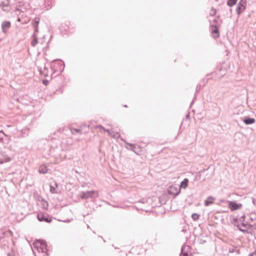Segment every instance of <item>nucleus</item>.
Wrapping results in <instances>:
<instances>
[{
  "label": "nucleus",
  "mask_w": 256,
  "mask_h": 256,
  "mask_svg": "<svg viewBox=\"0 0 256 256\" xmlns=\"http://www.w3.org/2000/svg\"><path fill=\"white\" fill-rule=\"evenodd\" d=\"M34 248L38 250L39 256H48L47 244L44 240H38L34 244Z\"/></svg>",
  "instance_id": "obj_1"
},
{
  "label": "nucleus",
  "mask_w": 256,
  "mask_h": 256,
  "mask_svg": "<svg viewBox=\"0 0 256 256\" xmlns=\"http://www.w3.org/2000/svg\"><path fill=\"white\" fill-rule=\"evenodd\" d=\"M98 192L96 190L87 191L82 192L80 197L82 199L86 200L89 198H93L98 196Z\"/></svg>",
  "instance_id": "obj_2"
},
{
  "label": "nucleus",
  "mask_w": 256,
  "mask_h": 256,
  "mask_svg": "<svg viewBox=\"0 0 256 256\" xmlns=\"http://www.w3.org/2000/svg\"><path fill=\"white\" fill-rule=\"evenodd\" d=\"M53 72H57L58 74L62 73L64 69V64L62 62H56L52 66Z\"/></svg>",
  "instance_id": "obj_3"
},
{
  "label": "nucleus",
  "mask_w": 256,
  "mask_h": 256,
  "mask_svg": "<svg viewBox=\"0 0 256 256\" xmlns=\"http://www.w3.org/2000/svg\"><path fill=\"white\" fill-rule=\"evenodd\" d=\"M246 0H240L236 8V12L238 14H240L245 10L246 5Z\"/></svg>",
  "instance_id": "obj_4"
},
{
  "label": "nucleus",
  "mask_w": 256,
  "mask_h": 256,
  "mask_svg": "<svg viewBox=\"0 0 256 256\" xmlns=\"http://www.w3.org/2000/svg\"><path fill=\"white\" fill-rule=\"evenodd\" d=\"M228 208L232 211H234L242 208V204L240 203L238 204L235 202L233 201H228Z\"/></svg>",
  "instance_id": "obj_5"
},
{
  "label": "nucleus",
  "mask_w": 256,
  "mask_h": 256,
  "mask_svg": "<svg viewBox=\"0 0 256 256\" xmlns=\"http://www.w3.org/2000/svg\"><path fill=\"white\" fill-rule=\"evenodd\" d=\"M37 217L38 220L40 222H50L52 220L51 218H50L47 214H44L42 212L38 214Z\"/></svg>",
  "instance_id": "obj_6"
},
{
  "label": "nucleus",
  "mask_w": 256,
  "mask_h": 256,
  "mask_svg": "<svg viewBox=\"0 0 256 256\" xmlns=\"http://www.w3.org/2000/svg\"><path fill=\"white\" fill-rule=\"evenodd\" d=\"M180 188H178L176 186H171L168 189V193L170 194H172L174 196H178L180 192Z\"/></svg>",
  "instance_id": "obj_7"
},
{
  "label": "nucleus",
  "mask_w": 256,
  "mask_h": 256,
  "mask_svg": "<svg viewBox=\"0 0 256 256\" xmlns=\"http://www.w3.org/2000/svg\"><path fill=\"white\" fill-rule=\"evenodd\" d=\"M190 248L188 245H184L181 248V252L180 256H188L190 253Z\"/></svg>",
  "instance_id": "obj_8"
},
{
  "label": "nucleus",
  "mask_w": 256,
  "mask_h": 256,
  "mask_svg": "<svg viewBox=\"0 0 256 256\" xmlns=\"http://www.w3.org/2000/svg\"><path fill=\"white\" fill-rule=\"evenodd\" d=\"M50 192L52 194H58L60 191L58 188V184L56 182H52L50 184Z\"/></svg>",
  "instance_id": "obj_9"
},
{
  "label": "nucleus",
  "mask_w": 256,
  "mask_h": 256,
  "mask_svg": "<svg viewBox=\"0 0 256 256\" xmlns=\"http://www.w3.org/2000/svg\"><path fill=\"white\" fill-rule=\"evenodd\" d=\"M210 30L214 38H217L219 36L218 30L216 26L212 25L210 26Z\"/></svg>",
  "instance_id": "obj_10"
},
{
  "label": "nucleus",
  "mask_w": 256,
  "mask_h": 256,
  "mask_svg": "<svg viewBox=\"0 0 256 256\" xmlns=\"http://www.w3.org/2000/svg\"><path fill=\"white\" fill-rule=\"evenodd\" d=\"M243 122L246 124H250L254 123L256 120L254 118L246 116L244 118Z\"/></svg>",
  "instance_id": "obj_11"
},
{
  "label": "nucleus",
  "mask_w": 256,
  "mask_h": 256,
  "mask_svg": "<svg viewBox=\"0 0 256 256\" xmlns=\"http://www.w3.org/2000/svg\"><path fill=\"white\" fill-rule=\"evenodd\" d=\"M126 148L127 149L133 151L135 153H136V144H130V143H128L127 142H126Z\"/></svg>",
  "instance_id": "obj_12"
},
{
  "label": "nucleus",
  "mask_w": 256,
  "mask_h": 256,
  "mask_svg": "<svg viewBox=\"0 0 256 256\" xmlns=\"http://www.w3.org/2000/svg\"><path fill=\"white\" fill-rule=\"evenodd\" d=\"M215 200V198L212 196H209L204 202V205L208 206L212 204Z\"/></svg>",
  "instance_id": "obj_13"
},
{
  "label": "nucleus",
  "mask_w": 256,
  "mask_h": 256,
  "mask_svg": "<svg viewBox=\"0 0 256 256\" xmlns=\"http://www.w3.org/2000/svg\"><path fill=\"white\" fill-rule=\"evenodd\" d=\"M10 26V22H2V32H6V30Z\"/></svg>",
  "instance_id": "obj_14"
},
{
  "label": "nucleus",
  "mask_w": 256,
  "mask_h": 256,
  "mask_svg": "<svg viewBox=\"0 0 256 256\" xmlns=\"http://www.w3.org/2000/svg\"><path fill=\"white\" fill-rule=\"evenodd\" d=\"M245 218L246 215L244 214L239 218V221L242 222V226L243 227H246L248 225V222L245 220Z\"/></svg>",
  "instance_id": "obj_15"
},
{
  "label": "nucleus",
  "mask_w": 256,
  "mask_h": 256,
  "mask_svg": "<svg viewBox=\"0 0 256 256\" xmlns=\"http://www.w3.org/2000/svg\"><path fill=\"white\" fill-rule=\"evenodd\" d=\"M26 8L24 6L23 4H22V2H20L19 5L16 8V10L20 11V12H24L26 10Z\"/></svg>",
  "instance_id": "obj_16"
},
{
  "label": "nucleus",
  "mask_w": 256,
  "mask_h": 256,
  "mask_svg": "<svg viewBox=\"0 0 256 256\" xmlns=\"http://www.w3.org/2000/svg\"><path fill=\"white\" fill-rule=\"evenodd\" d=\"M7 136L4 133L2 130H0V142L4 143L6 140Z\"/></svg>",
  "instance_id": "obj_17"
},
{
  "label": "nucleus",
  "mask_w": 256,
  "mask_h": 256,
  "mask_svg": "<svg viewBox=\"0 0 256 256\" xmlns=\"http://www.w3.org/2000/svg\"><path fill=\"white\" fill-rule=\"evenodd\" d=\"M40 19L39 18H36L32 22V26L35 28L36 31H38V26L39 24Z\"/></svg>",
  "instance_id": "obj_18"
},
{
  "label": "nucleus",
  "mask_w": 256,
  "mask_h": 256,
  "mask_svg": "<svg viewBox=\"0 0 256 256\" xmlns=\"http://www.w3.org/2000/svg\"><path fill=\"white\" fill-rule=\"evenodd\" d=\"M10 160V158L8 156H4L2 158H0V164H2L4 162H8Z\"/></svg>",
  "instance_id": "obj_19"
},
{
  "label": "nucleus",
  "mask_w": 256,
  "mask_h": 256,
  "mask_svg": "<svg viewBox=\"0 0 256 256\" xmlns=\"http://www.w3.org/2000/svg\"><path fill=\"white\" fill-rule=\"evenodd\" d=\"M188 178H184L180 183V186L184 188H186L188 187Z\"/></svg>",
  "instance_id": "obj_20"
},
{
  "label": "nucleus",
  "mask_w": 256,
  "mask_h": 256,
  "mask_svg": "<svg viewBox=\"0 0 256 256\" xmlns=\"http://www.w3.org/2000/svg\"><path fill=\"white\" fill-rule=\"evenodd\" d=\"M32 45L34 47L36 44L38 43V38L36 35L35 34H34L32 35Z\"/></svg>",
  "instance_id": "obj_21"
},
{
  "label": "nucleus",
  "mask_w": 256,
  "mask_h": 256,
  "mask_svg": "<svg viewBox=\"0 0 256 256\" xmlns=\"http://www.w3.org/2000/svg\"><path fill=\"white\" fill-rule=\"evenodd\" d=\"M39 172L40 174H45L48 172V168L46 166H42L40 168Z\"/></svg>",
  "instance_id": "obj_22"
},
{
  "label": "nucleus",
  "mask_w": 256,
  "mask_h": 256,
  "mask_svg": "<svg viewBox=\"0 0 256 256\" xmlns=\"http://www.w3.org/2000/svg\"><path fill=\"white\" fill-rule=\"evenodd\" d=\"M40 72L41 74H43L44 76H48V69L44 66L43 70H40Z\"/></svg>",
  "instance_id": "obj_23"
},
{
  "label": "nucleus",
  "mask_w": 256,
  "mask_h": 256,
  "mask_svg": "<svg viewBox=\"0 0 256 256\" xmlns=\"http://www.w3.org/2000/svg\"><path fill=\"white\" fill-rule=\"evenodd\" d=\"M98 128H102V129L104 132H107L108 134L111 136H112L113 138H114L115 136H113L112 133L110 132V131L108 130H106V129L104 127H103L102 126H98Z\"/></svg>",
  "instance_id": "obj_24"
},
{
  "label": "nucleus",
  "mask_w": 256,
  "mask_h": 256,
  "mask_svg": "<svg viewBox=\"0 0 256 256\" xmlns=\"http://www.w3.org/2000/svg\"><path fill=\"white\" fill-rule=\"evenodd\" d=\"M238 0H228L227 1V4L230 6H232L234 5Z\"/></svg>",
  "instance_id": "obj_25"
},
{
  "label": "nucleus",
  "mask_w": 256,
  "mask_h": 256,
  "mask_svg": "<svg viewBox=\"0 0 256 256\" xmlns=\"http://www.w3.org/2000/svg\"><path fill=\"white\" fill-rule=\"evenodd\" d=\"M0 4L2 5L3 6H7L8 4V0H0Z\"/></svg>",
  "instance_id": "obj_26"
},
{
  "label": "nucleus",
  "mask_w": 256,
  "mask_h": 256,
  "mask_svg": "<svg viewBox=\"0 0 256 256\" xmlns=\"http://www.w3.org/2000/svg\"><path fill=\"white\" fill-rule=\"evenodd\" d=\"M192 218L194 220H196L199 218V215L196 213H194L192 215Z\"/></svg>",
  "instance_id": "obj_27"
},
{
  "label": "nucleus",
  "mask_w": 256,
  "mask_h": 256,
  "mask_svg": "<svg viewBox=\"0 0 256 256\" xmlns=\"http://www.w3.org/2000/svg\"><path fill=\"white\" fill-rule=\"evenodd\" d=\"M70 130H71L72 133L74 134H76L80 132V129H76V128H72V129Z\"/></svg>",
  "instance_id": "obj_28"
},
{
  "label": "nucleus",
  "mask_w": 256,
  "mask_h": 256,
  "mask_svg": "<svg viewBox=\"0 0 256 256\" xmlns=\"http://www.w3.org/2000/svg\"><path fill=\"white\" fill-rule=\"evenodd\" d=\"M238 222H240V221H239V218H234V219H233V220H232V223H234V224H237V223H238Z\"/></svg>",
  "instance_id": "obj_29"
},
{
  "label": "nucleus",
  "mask_w": 256,
  "mask_h": 256,
  "mask_svg": "<svg viewBox=\"0 0 256 256\" xmlns=\"http://www.w3.org/2000/svg\"><path fill=\"white\" fill-rule=\"evenodd\" d=\"M52 1L53 0H45V2H48V6L50 8L52 6L51 3Z\"/></svg>",
  "instance_id": "obj_30"
},
{
  "label": "nucleus",
  "mask_w": 256,
  "mask_h": 256,
  "mask_svg": "<svg viewBox=\"0 0 256 256\" xmlns=\"http://www.w3.org/2000/svg\"><path fill=\"white\" fill-rule=\"evenodd\" d=\"M42 82L44 85L46 86L48 84V80H42Z\"/></svg>",
  "instance_id": "obj_31"
},
{
  "label": "nucleus",
  "mask_w": 256,
  "mask_h": 256,
  "mask_svg": "<svg viewBox=\"0 0 256 256\" xmlns=\"http://www.w3.org/2000/svg\"><path fill=\"white\" fill-rule=\"evenodd\" d=\"M216 14V11L215 10H212V12L210 13L211 16H214Z\"/></svg>",
  "instance_id": "obj_32"
},
{
  "label": "nucleus",
  "mask_w": 256,
  "mask_h": 256,
  "mask_svg": "<svg viewBox=\"0 0 256 256\" xmlns=\"http://www.w3.org/2000/svg\"><path fill=\"white\" fill-rule=\"evenodd\" d=\"M7 256H14L12 252H8Z\"/></svg>",
  "instance_id": "obj_33"
},
{
  "label": "nucleus",
  "mask_w": 256,
  "mask_h": 256,
  "mask_svg": "<svg viewBox=\"0 0 256 256\" xmlns=\"http://www.w3.org/2000/svg\"><path fill=\"white\" fill-rule=\"evenodd\" d=\"M48 206V202H46V204H44V208H46Z\"/></svg>",
  "instance_id": "obj_34"
},
{
  "label": "nucleus",
  "mask_w": 256,
  "mask_h": 256,
  "mask_svg": "<svg viewBox=\"0 0 256 256\" xmlns=\"http://www.w3.org/2000/svg\"><path fill=\"white\" fill-rule=\"evenodd\" d=\"M228 200H221L220 201V203H221V202H228Z\"/></svg>",
  "instance_id": "obj_35"
},
{
  "label": "nucleus",
  "mask_w": 256,
  "mask_h": 256,
  "mask_svg": "<svg viewBox=\"0 0 256 256\" xmlns=\"http://www.w3.org/2000/svg\"><path fill=\"white\" fill-rule=\"evenodd\" d=\"M200 86L198 85L196 88V92H198V90H200Z\"/></svg>",
  "instance_id": "obj_36"
},
{
  "label": "nucleus",
  "mask_w": 256,
  "mask_h": 256,
  "mask_svg": "<svg viewBox=\"0 0 256 256\" xmlns=\"http://www.w3.org/2000/svg\"><path fill=\"white\" fill-rule=\"evenodd\" d=\"M238 226V229L240 230V231H242V232H243V231H244L242 228H240V225H238V226Z\"/></svg>",
  "instance_id": "obj_37"
},
{
  "label": "nucleus",
  "mask_w": 256,
  "mask_h": 256,
  "mask_svg": "<svg viewBox=\"0 0 256 256\" xmlns=\"http://www.w3.org/2000/svg\"><path fill=\"white\" fill-rule=\"evenodd\" d=\"M250 256H256V251L255 252L252 254Z\"/></svg>",
  "instance_id": "obj_38"
},
{
  "label": "nucleus",
  "mask_w": 256,
  "mask_h": 256,
  "mask_svg": "<svg viewBox=\"0 0 256 256\" xmlns=\"http://www.w3.org/2000/svg\"><path fill=\"white\" fill-rule=\"evenodd\" d=\"M190 118V114H188L186 116V119H188Z\"/></svg>",
  "instance_id": "obj_39"
},
{
  "label": "nucleus",
  "mask_w": 256,
  "mask_h": 256,
  "mask_svg": "<svg viewBox=\"0 0 256 256\" xmlns=\"http://www.w3.org/2000/svg\"><path fill=\"white\" fill-rule=\"evenodd\" d=\"M194 102V100H193L192 101V102L190 103V106H192V105L193 104Z\"/></svg>",
  "instance_id": "obj_40"
},
{
  "label": "nucleus",
  "mask_w": 256,
  "mask_h": 256,
  "mask_svg": "<svg viewBox=\"0 0 256 256\" xmlns=\"http://www.w3.org/2000/svg\"><path fill=\"white\" fill-rule=\"evenodd\" d=\"M66 222H69L70 220H66V221H65Z\"/></svg>",
  "instance_id": "obj_41"
},
{
  "label": "nucleus",
  "mask_w": 256,
  "mask_h": 256,
  "mask_svg": "<svg viewBox=\"0 0 256 256\" xmlns=\"http://www.w3.org/2000/svg\"><path fill=\"white\" fill-rule=\"evenodd\" d=\"M230 252H234V250H230Z\"/></svg>",
  "instance_id": "obj_42"
},
{
  "label": "nucleus",
  "mask_w": 256,
  "mask_h": 256,
  "mask_svg": "<svg viewBox=\"0 0 256 256\" xmlns=\"http://www.w3.org/2000/svg\"><path fill=\"white\" fill-rule=\"evenodd\" d=\"M124 107H126L127 106H126V105H124Z\"/></svg>",
  "instance_id": "obj_43"
}]
</instances>
